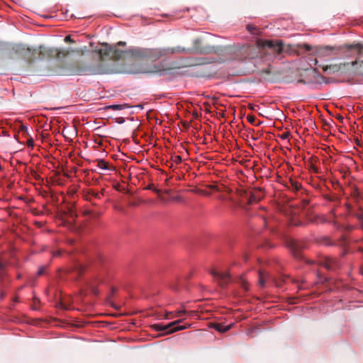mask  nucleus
<instances>
[{"mask_svg":"<svg viewBox=\"0 0 363 363\" xmlns=\"http://www.w3.org/2000/svg\"><path fill=\"white\" fill-rule=\"evenodd\" d=\"M128 107H129V106L127 104H124L111 105V106H108L107 108H111L112 110L118 111V110H123V109H125Z\"/></svg>","mask_w":363,"mask_h":363,"instance_id":"nucleus-19","label":"nucleus"},{"mask_svg":"<svg viewBox=\"0 0 363 363\" xmlns=\"http://www.w3.org/2000/svg\"><path fill=\"white\" fill-rule=\"evenodd\" d=\"M164 70L162 64L154 65L150 67H140L131 71L132 73L157 74Z\"/></svg>","mask_w":363,"mask_h":363,"instance_id":"nucleus-10","label":"nucleus"},{"mask_svg":"<svg viewBox=\"0 0 363 363\" xmlns=\"http://www.w3.org/2000/svg\"><path fill=\"white\" fill-rule=\"evenodd\" d=\"M4 268V263L0 261V271H2Z\"/></svg>","mask_w":363,"mask_h":363,"instance_id":"nucleus-40","label":"nucleus"},{"mask_svg":"<svg viewBox=\"0 0 363 363\" xmlns=\"http://www.w3.org/2000/svg\"><path fill=\"white\" fill-rule=\"evenodd\" d=\"M45 269H46V267H40L38 271V276L43 275L45 273Z\"/></svg>","mask_w":363,"mask_h":363,"instance_id":"nucleus-29","label":"nucleus"},{"mask_svg":"<svg viewBox=\"0 0 363 363\" xmlns=\"http://www.w3.org/2000/svg\"><path fill=\"white\" fill-rule=\"evenodd\" d=\"M315 64L317 65L318 64V60L315 59Z\"/></svg>","mask_w":363,"mask_h":363,"instance_id":"nucleus-48","label":"nucleus"},{"mask_svg":"<svg viewBox=\"0 0 363 363\" xmlns=\"http://www.w3.org/2000/svg\"><path fill=\"white\" fill-rule=\"evenodd\" d=\"M286 137H287V135H284L282 136V138H286Z\"/></svg>","mask_w":363,"mask_h":363,"instance_id":"nucleus-49","label":"nucleus"},{"mask_svg":"<svg viewBox=\"0 0 363 363\" xmlns=\"http://www.w3.org/2000/svg\"><path fill=\"white\" fill-rule=\"evenodd\" d=\"M347 206L350 215L358 220L360 228L363 230V212H357L352 211L351 206L349 204H347Z\"/></svg>","mask_w":363,"mask_h":363,"instance_id":"nucleus-13","label":"nucleus"},{"mask_svg":"<svg viewBox=\"0 0 363 363\" xmlns=\"http://www.w3.org/2000/svg\"><path fill=\"white\" fill-rule=\"evenodd\" d=\"M290 246L294 251L295 256L298 257L299 256L300 250L303 248L302 244H301L298 241L293 240L291 242Z\"/></svg>","mask_w":363,"mask_h":363,"instance_id":"nucleus-16","label":"nucleus"},{"mask_svg":"<svg viewBox=\"0 0 363 363\" xmlns=\"http://www.w3.org/2000/svg\"><path fill=\"white\" fill-rule=\"evenodd\" d=\"M27 143H28V146H33L34 142H33V138H30V139H28Z\"/></svg>","mask_w":363,"mask_h":363,"instance_id":"nucleus-38","label":"nucleus"},{"mask_svg":"<svg viewBox=\"0 0 363 363\" xmlns=\"http://www.w3.org/2000/svg\"><path fill=\"white\" fill-rule=\"evenodd\" d=\"M291 225H302L303 223L301 221H296L295 219H292L291 220Z\"/></svg>","mask_w":363,"mask_h":363,"instance_id":"nucleus-30","label":"nucleus"},{"mask_svg":"<svg viewBox=\"0 0 363 363\" xmlns=\"http://www.w3.org/2000/svg\"><path fill=\"white\" fill-rule=\"evenodd\" d=\"M322 244H323L325 245H332L333 242L329 238H324L322 239Z\"/></svg>","mask_w":363,"mask_h":363,"instance_id":"nucleus-26","label":"nucleus"},{"mask_svg":"<svg viewBox=\"0 0 363 363\" xmlns=\"http://www.w3.org/2000/svg\"><path fill=\"white\" fill-rule=\"evenodd\" d=\"M84 214L86 216L91 214L94 218H99L100 216L99 213H93L91 211H85Z\"/></svg>","mask_w":363,"mask_h":363,"instance_id":"nucleus-25","label":"nucleus"},{"mask_svg":"<svg viewBox=\"0 0 363 363\" xmlns=\"http://www.w3.org/2000/svg\"><path fill=\"white\" fill-rule=\"evenodd\" d=\"M287 186L294 192H298L302 189L301 184L293 179H289Z\"/></svg>","mask_w":363,"mask_h":363,"instance_id":"nucleus-15","label":"nucleus"},{"mask_svg":"<svg viewBox=\"0 0 363 363\" xmlns=\"http://www.w3.org/2000/svg\"><path fill=\"white\" fill-rule=\"evenodd\" d=\"M172 161L173 163L178 164L182 162V158L180 155H175L172 157Z\"/></svg>","mask_w":363,"mask_h":363,"instance_id":"nucleus-22","label":"nucleus"},{"mask_svg":"<svg viewBox=\"0 0 363 363\" xmlns=\"http://www.w3.org/2000/svg\"><path fill=\"white\" fill-rule=\"evenodd\" d=\"M203 194H205V195H206V196L210 195V194H209V193H208V192H203Z\"/></svg>","mask_w":363,"mask_h":363,"instance_id":"nucleus-47","label":"nucleus"},{"mask_svg":"<svg viewBox=\"0 0 363 363\" xmlns=\"http://www.w3.org/2000/svg\"><path fill=\"white\" fill-rule=\"evenodd\" d=\"M196 312L194 311H186L185 310L178 311L175 313V314L173 317L174 318H179L182 316V314H188L189 316H194V315H196Z\"/></svg>","mask_w":363,"mask_h":363,"instance_id":"nucleus-17","label":"nucleus"},{"mask_svg":"<svg viewBox=\"0 0 363 363\" xmlns=\"http://www.w3.org/2000/svg\"><path fill=\"white\" fill-rule=\"evenodd\" d=\"M89 196V195L86 193V195L85 196L86 200L91 201V198Z\"/></svg>","mask_w":363,"mask_h":363,"instance_id":"nucleus-41","label":"nucleus"},{"mask_svg":"<svg viewBox=\"0 0 363 363\" xmlns=\"http://www.w3.org/2000/svg\"><path fill=\"white\" fill-rule=\"evenodd\" d=\"M362 240H363V238H362Z\"/></svg>","mask_w":363,"mask_h":363,"instance_id":"nucleus-50","label":"nucleus"},{"mask_svg":"<svg viewBox=\"0 0 363 363\" xmlns=\"http://www.w3.org/2000/svg\"><path fill=\"white\" fill-rule=\"evenodd\" d=\"M118 45H123H123H125V42L120 41V42L118 43Z\"/></svg>","mask_w":363,"mask_h":363,"instance_id":"nucleus-42","label":"nucleus"},{"mask_svg":"<svg viewBox=\"0 0 363 363\" xmlns=\"http://www.w3.org/2000/svg\"><path fill=\"white\" fill-rule=\"evenodd\" d=\"M247 29L248 31H250V33H253V31L256 29V28L254 26H252V25H247Z\"/></svg>","mask_w":363,"mask_h":363,"instance_id":"nucleus-34","label":"nucleus"},{"mask_svg":"<svg viewBox=\"0 0 363 363\" xmlns=\"http://www.w3.org/2000/svg\"><path fill=\"white\" fill-rule=\"evenodd\" d=\"M339 242H340V245H342V246H345L347 244V242L346 238H345V236H342L340 238Z\"/></svg>","mask_w":363,"mask_h":363,"instance_id":"nucleus-28","label":"nucleus"},{"mask_svg":"<svg viewBox=\"0 0 363 363\" xmlns=\"http://www.w3.org/2000/svg\"><path fill=\"white\" fill-rule=\"evenodd\" d=\"M319 264L328 270H333L337 266V263L335 259L328 257L320 259L319 261Z\"/></svg>","mask_w":363,"mask_h":363,"instance_id":"nucleus-11","label":"nucleus"},{"mask_svg":"<svg viewBox=\"0 0 363 363\" xmlns=\"http://www.w3.org/2000/svg\"><path fill=\"white\" fill-rule=\"evenodd\" d=\"M260 45L264 49H268L275 55H279L283 52V42L281 40H264L262 41Z\"/></svg>","mask_w":363,"mask_h":363,"instance_id":"nucleus-8","label":"nucleus"},{"mask_svg":"<svg viewBox=\"0 0 363 363\" xmlns=\"http://www.w3.org/2000/svg\"><path fill=\"white\" fill-rule=\"evenodd\" d=\"M210 327L214 328L217 331L223 333L229 330L231 328V325H224L222 323H212L210 324Z\"/></svg>","mask_w":363,"mask_h":363,"instance_id":"nucleus-14","label":"nucleus"},{"mask_svg":"<svg viewBox=\"0 0 363 363\" xmlns=\"http://www.w3.org/2000/svg\"><path fill=\"white\" fill-rule=\"evenodd\" d=\"M148 189H152L154 191L157 192V193H159L160 191L157 189H154L152 187V185H149L148 187H147Z\"/></svg>","mask_w":363,"mask_h":363,"instance_id":"nucleus-39","label":"nucleus"},{"mask_svg":"<svg viewBox=\"0 0 363 363\" xmlns=\"http://www.w3.org/2000/svg\"><path fill=\"white\" fill-rule=\"evenodd\" d=\"M207 187L213 191H221V189L219 188V186L216 184H210V185H208Z\"/></svg>","mask_w":363,"mask_h":363,"instance_id":"nucleus-24","label":"nucleus"},{"mask_svg":"<svg viewBox=\"0 0 363 363\" xmlns=\"http://www.w3.org/2000/svg\"><path fill=\"white\" fill-rule=\"evenodd\" d=\"M358 250L360 251V252H363V247H358Z\"/></svg>","mask_w":363,"mask_h":363,"instance_id":"nucleus-46","label":"nucleus"},{"mask_svg":"<svg viewBox=\"0 0 363 363\" xmlns=\"http://www.w3.org/2000/svg\"><path fill=\"white\" fill-rule=\"evenodd\" d=\"M87 194L91 196H94V198L100 199L99 192L90 189L87 191Z\"/></svg>","mask_w":363,"mask_h":363,"instance_id":"nucleus-23","label":"nucleus"},{"mask_svg":"<svg viewBox=\"0 0 363 363\" xmlns=\"http://www.w3.org/2000/svg\"><path fill=\"white\" fill-rule=\"evenodd\" d=\"M314 52L317 57H325L337 56L339 57H350L357 54L363 55V44L354 42L335 45H322L315 47ZM363 67V61L361 63Z\"/></svg>","mask_w":363,"mask_h":363,"instance_id":"nucleus-2","label":"nucleus"},{"mask_svg":"<svg viewBox=\"0 0 363 363\" xmlns=\"http://www.w3.org/2000/svg\"><path fill=\"white\" fill-rule=\"evenodd\" d=\"M65 43H74V40L73 39H72V38L69 35H67L65 38Z\"/></svg>","mask_w":363,"mask_h":363,"instance_id":"nucleus-35","label":"nucleus"},{"mask_svg":"<svg viewBox=\"0 0 363 363\" xmlns=\"http://www.w3.org/2000/svg\"><path fill=\"white\" fill-rule=\"evenodd\" d=\"M319 66L323 69L324 72H327L329 74L340 73L339 63Z\"/></svg>","mask_w":363,"mask_h":363,"instance_id":"nucleus-12","label":"nucleus"},{"mask_svg":"<svg viewBox=\"0 0 363 363\" xmlns=\"http://www.w3.org/2000/svg\"><path fill=\"white\" fill-rule=\"evenodd\" d=\"M267 277V274L266 272L259 271V284L261 286H264Z\"/></svg>","mask_w":363,"mask_h":363,"instance_id":"nucleus-18","label":"nucleus"},{"mask_svg":"<svg viewBox=\"0 0 363 363\" xmlns=\"http://www.w3.org/2000/svg\"><path fill=\"white\" fill-rule=\"evenodd\" d=\"M91 291L94 295H98L99 294V290L94 286H91Z\"/></svg>","mask_w":363,"mask_h":363,"instance_id":"nucleus-31","label":"nucleus"},{"mask_svg":"<svg viewBox=\"0 0 363 363\" xmlns=\"http://www.w3.org/2000/svg\"><path fill=\"white\" fill-rule=\"evenodd\" d=\"M356 55H358V59L354 61L339 63L340 74L363 73V67L361 66L363 61V55L357 54Z\"/></svg>","mask_w":363,"mask_h":363,"instance_id":"nucleus-4","label":"nucleus"},{"mask_svg":"<svg viewBox=\"0 0 363 363\" xmlns=\"http://www.w3.org/2000/svg\"><path fill=\"white\" fill-rule=\"evenodd\" d=\"M11 51L28 64H31L39 59L38 48H31L24 44L14 45Z\"/></svg>","mask_w":363,"mask_h":363,"instance_id":"nucleus-3","label":"nucleus"},{"mask_svg":"<svg viewBox=\"0 0 363 363\" xmlns=\"http://www.w3.org/2000/svg\"><path fill=\"white\" fill-rule=\"evenodd\" d=\"M222 51L219 46H213L206 43L202 38L194 40L191 48L182 46L169 47L164 48L143 49L130 48L127 50H121L111 46H107L99 50V58L100 61H75L66 65L63 74L65 75H94L103 74L107 72L104 66L102 59L108 57L113 60H118L128 57L146 59L155 61L162 57L174 54H218Z\"/></svg>","mask_w":363,"mask_h":363,"instance_id":"nucleus-1","label":"nucleus"},{"mask_svg":"<svg viewBox=\"0 0 363 363\" xmlns=\"http://www.w3.org/2000/svg\"><path fill=\"white\" fill-rule=\"evenodd\" d=\"M214 280L221 286H226L231 281L230 275L227 272H219L216 270L211 271Z\"/></svg>","mask_w":363,"mask_h":363,"instance_id":"nucleus-9","label":"nucleus"},{"mask_svg":"<svg viewBox=\"0 0 363 363\" xmlns=\"http://www.w3.org/2000/svg\"><path fill=\"white\" fill-rule=\"evenodd\" d=\"M182 322L183 319H179L167 325L154 324L152 325V328L156 331H164V334H169L188 328L191 326L190 324L181 325L180 323Z\"/></svg>","mask_w":363,"mask_h":363,"instance_id":"nucleus-5","label":"nucleus"},{"mask_svg":"<svg viewBox=\"0 0 363 363\" xmlns=\"http://www.w3.org/2000/svg\"><path fill=\"white\" fill-rule=\"evenodd\" d=\"M264 73L267 74H270V71L269 69H265L263 71Z\"/></svg>","mask_w":363,"mask_h":363,"instance_id":"nucleus-44","label":"nucleus"},{"mask_svg":"<svg viewBox=\"0 0 363 363\" xmlns=\"http://www.w3.org/2000/svg\"><path fill=\"white\" fill-rule=\"evenodd\" d=\"M21 129L23 131H27V128L24 125H22Z\"/></svg>","mask_w":363,"mask_h":363,"instance_id":"nucleus-43","label":"nucleus"},{"mask_svg":"<svg viewBox=\"0 0 363 363\" xmlns=\"http://www.w3.org/2000/svg\"><path fill=\"white\" fill-rule=\"evenodd\" d=\"M338 120L340 121H342V120L344 119V118L341 116H338Z\"/></svg>","mask_w":363,"mask_h":363,"instance_id":"nucleus-45","label":"nucleus"},{"mask_svg":"<svg viewBox=\"0 0 363 363\" xmlns=\"http://www.w3.org/2000/svg\"><path fill=\"white\" fill-rule=\"evenodd\" d=\"M255 118H255V116H253V115H247V121H248L250 123H252V124H254V123H255Z\"/></svg>","mask_w":363,"mask_h":363,"instance_id":"nucleus-27","label":"nucleus"},{"mask_svg":"<svg viewBox=\"0 0 363 363\" xmlns=\"http://www.w3.org/2000/svg\"><path fill=\"white\" fill-rule=\"evenodd\" d=\"M62 253V251L57 250V251L52 252V256L53 257H60V256H61Z\"/></svg>","mask_w":363,"mask_h":363,"instance_id":"nucleus-33","label":"nucleus"},{"mask_svg":"<svg viewBox=\"0 0 363 363\" xmlns=\"http://www.w3.org/2000/svg\"><path fill=\"white\" fill-rule=\"evenodd\" d=\"M302 47L305 49L306 51H311L313 50L312 47L308 44H303Z\"/></svg>","mask_w":363,"mask_h":363,"instance_id":"nucleus-32","label":"nucleus"},{"mask_svg":"<svg viewBox=\"0 0 363 363\" xmlns=\"http://www.w3.org/2000/svg\"><path fill=\"white\" fill-rule=\"evenodd\" d=\"M238 283L242 286L243 289L248 290V284L245 278L240 277Z\"/></svg>","mask_w":363,"mask_h":363,"instance_id":"nucleus-21","label":"nucleus"},{"mask_svg":"<svg viewBox=\"0 0 363 363\" xmlns=\"http://www.w3.org/2000/svg\"><path fill=\"white\" fill-rule=\"evenodd\" d=\"M97 167L102 169H109V164L104 160H97Z\"/></svg>","mask_w":363,"mask_h":363,"instance_id":"nucleus-20","label":"nucleus"},{"mask_svg":"<svg viewBox=\"0 0 363 363\" xmlns=\"http://www.w3.org/2000/svg\"><path fill=\"white\" fill-rule=\"evenodd\" d=\"M39 59H54L65 57L68 55L69 52L65 50H59L55 48H45L40 45L38 48Z\"/></svg>","mask_w":363,"mask_h":363,"instance_id":"nucleus-6","label":"nucleus"},{"mask_svg":"<svg viewBox=\"0 0 363 363\" xmlns=\"http://www.w3.org/2000/svg\"><path fill=\"white\" fill-rule=\"evenodd\" d=\"M354 228H355V227L353 226V225H347V226L345 227V230H347V231L352 230Z\"/></svg>","mask_w":363,"mask_h":363,"instance_id":"nucleus-36","label":"nucleus"},{"mask_svg":"<svg viewBox=\"0 0 363 363\" xmlns=\"http://www.w3.org/2000/svg\"><path fill=\"white\" fill-rule=\"evenodd\" d=\"M311 169L314 172H318V167L314 165L313 164H311Z\"/></svg>","mask_w":363,"mask_h":363,"instance_id":"nucleus-37","label":"nucleus"},{"mask_svg":"<svg viewBox=\"0 0 363 363\" xmlns=\"http://www.w3.org/2000/svg\"><path fill=\"white\" fill-rule=\"evenodd\" d=\"M238 194L242 200L246 199L247 204H252L259 201L264 197V193L261 188H255L250 191L246 189H240Z\"/></svg>","mask_w":363,"mask_h":363,"instance_id":"nucleus-7","label":"nucleus"}]
</instances>
